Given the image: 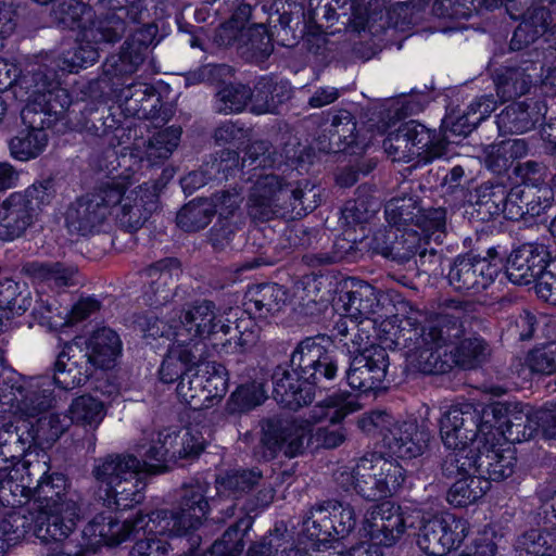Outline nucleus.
<instances>
[{"label": "nucleus", "instance_id": "7ed1b4c3", "mask_svg": "<svg viewBox=\"0 0 556 556\" xmlns=\"http://www.w3.org/2000/svg\"><path fill=\"white\" fill-rule=\"evenodd\" d=\"M462 308L455 306L453 314L442 313L426 321L420 328H415V340L412 351L418 363V367L426 374H444L453 365L464 369L476 368L482 364L489 349L481 338L470 337L459 342Z\"/></svg>", "mask_w": 556, "mask_h": 556}, {"label": "nucleus", "instance_id": "09e8293b", "mask_svg": "<svg viewBox=\"0 0 556 556\" xmlns=\"http://www.w3.org/2000/svg\"><path fill=\"white\" fill-rule=\"evenodd\" d=\"M293 554L292 544L276 529L263 541L251 546L247 556H293Z\"/></svg>", "mask_w": 556, "mask_h": 556}, {"label": "nucleus", "instance_id": "58836bf2", "mask_svg": "<svg viewBox=\"0 0 556 556\" xmlns=\"http://www.w3.org/2000/svg\"><path fill=\"white\" fill-rule=\"evenodd\" d=\"M180 273V264L175 258H165L156 264L150 266L146 270V275L150 278L151 289L159 298L154 301V304H161L167 301L170 296V291L165 290L161 287L167 286L173 281L174 277H177Z\"/></svg>", "mask_w": 556, "mask_h": 556}, {"label": "nucleus", "instance_id": "3c124183", "mask_svg": "<svg viewBox=\"0 0 556 556\" xmlns=\"http://www.w3.org/2000/svg\"><path fill=\"white\" fill-rule=\"evenodd\" d=\"M243 535L239 523L230 527L203 556H238L244 547Z\"/></svg>", "mask_w": 556, "mask_h": 556}, {"label": "nucleus", "instance_id": "864d4df0", "mask_svg": "<svg viewBox=\"0 0 556 556\" xmlns=\"http://www.w3.org/2000/svg\"><path fill=\"white\" fill-rule=\"evenodd\" d=\"M181 442L180 447L176 452L179 458L198 456L205 447L206 440L202 430L198 425H189L180 429Z\"/></svg>", "mask_w": 556, "mask_h": 556}, {"label": "nucleus", "instance_id": "5701e85b", "mask_svg": "<svg viewBox=\"0 0 556 556\" xmlns=\"http://www.w3.org/2000/svg\"><path fill=\"white\" fill-rule=\"evenodd\" d=\"M74 341H83L79 350L86 355V364L92 372L96 369H110L115 366L122 353L118 334L110 328H101L89 337H76Z\"/></svg>", "mask_w": 556, "mask_h": 556}, {"label": "nucleus", "instance_id": "ea45409f", "mask_svg": "<svg viewBox=\"0 0 556 556\" xmlns=\"http://www.w3.org/2000/svg\"><path fill=\"white\" fill-rule=\"evenodd\" d=\"M214 216L213 204L207 199L193 200L177 214V225L186 231L206 227Z\"/></svg>", "mask_w": 556, "mask_h": 556}, {"label": "nucleus", "instance_id": "423d86ee", "mask_svg": "<svg viewBox=\"0 0 556 556\" xmlns=\"http://www.w3.org/2000/svg\"><path fill=\"white\" fill-rule=\"evenodd\" d=\"M324 338L303 340L293 351L291 369L278 368L274 374V396L288 406L296 407L312 400L313 388L321 377L334 378L338 366L323 345Z\"/></svg>", "mask_w": 556, "mask_h": 556}, {"label": "nucleus", "instance_id": "a18cd8bd", "mask_svg": "<svg viewBox=\"0 0 556 556\" xmlns=\"http://www.w3.org/2000/svg\"><path fill=\"white\" fill-rule=\"evenodd\" d=\"M260 479V473L251 471H236L220 477L216 481V490L219 497H236L238 493L252 488Z\"/></svg>", "mask_w": 556, "mask_h": 556}, {"label": "nucleus", "instance_id": "5fc2aeb1", "mask_svg": "<svg viewBox=\"0 0 556 556\" xmlns=\"http://www.w3.org/2000/svg\"><path fill=\"white\" fill-rule=\"evenodd\" d=\"M331 125L334 128L332 139L338 137V140L341 141V144L338 146V150H345L356 143V137L354 135L356 125L349 112L344 111L333 116Z\"/></svg>", "mask_w": 556, "mask_h": 556}, {"label": "nucleus", "instance_id": "bf43d9fd", "mask_svg": "<svg viewBox=\"0 0 556 556\" xmlns=\"http://www.w3.org/2000/svg\"><path fill=\"white\" fill-rule=\"evenodd\" d=\"M213 204L214 214L222 217H228L239 205V197L235 193L223 192L212 199H207Z\"/></svg>", "mask_w": 556, "mask_h": 556}, {"label": "nucleus", "instance_id": "b1692460", "mask_svg": "<svg viewBox=\"0 0 556 556\" xmlns=\"http://www.w3.org/2000/svg\"><path fill=\"white\" fill-rule=\"evenodd\" d=\"M431 141L425 126L409 122L403 124L395 132L383 140L384 151L394 160L409 162L421 156Z\"/></svg>", "mask_w": 556, "mask_h": 556}, {"label": "nucleus", "instance_id": "c9c22d12", "mask_svg": "<svg viewBox=\"0 0 556 556\" xmlns=\"http://www.w3.org/2000/svg\"><path fill=\"white\" fill-rule=\"evenodd\" d=\"M180 136V128L174 126L154 132L144 143L143 157L151 164L167 160L178 147Z\"/></svg>", "mask_w": 556, "mask_h": 556}, {"label": "nucleus", "instance_id": "a211bd4d", "mask_svg": "<svg viewBox=\"0 0 556 556\" xmlns=\"http://www.w3.org/2000/svg\"><path fill=\"white\" fill-rule=\"evenodd\" d=\"M469 531V523L453 514H442L428 520L420 529L417 544L427 554L443 556L457 548Z\"/></svg>", "mask_w": 556, "mask_h": 556}, {"label": "nucleus", "instance_id": "052dcab7", "mask_svg": "<svg viewBox=\"0 0 556 556\" xmlns=\"http://www.w3.org/2000/svg\"><path fill=\"white\" fill-rule=\"evenodd\" d=\"M342 218L346 224L362 225L368 218V210L364 200L346 203L342 210Z\"/></svg>", "mask_w": 556, "mask_h": 556}, {"label": "nucleus", "instance_id": "13d9d810", "mask_svg": "<svg viewBox=\"0 0 556 556\" xmlns=\"http://www.w3.org/2000/svg\"><path fill=\"white\" fill-rule=\"evenodd\" d=\"M540 33L541 30L538 27L532 29V25L528 21H522L513 35L510 40V49H522L530 42H533Z\"/></svg>", "mask_w": 556, "mask_h": 556}, {"label": "nucleus", "instance_id": "774afa93", "mask_svg": "<svg viewBox=\"0 0 556 556\" xmlns=\"http://www.w3.org/2000/svg\"><path fill=\"white\" fill-rule=\"evenodd\" d=\"M242 137V129L231 123H226L215 130V139L218 143H231Z\"/></svg>", "mask_w": 556, "mask_h": 556}, {"label": "nucleus", "instance_id": "dca6fc26", "mask_svg": "<svg viewBox=\"0 0 556 556\" xmlns=\"http://www.w3.org/2000/svg\"><path fill=\"white\" fill-rule=\"evenodd\" d=\"M228 390V372L224 365L214 361L197 363V370L191 379H180L177 393L181 401L193 409L206 406L205 402L223 397Z\"/></svg>", "mask_w": 556, "mask_h": 556}, {"label": "nucleus", "instance_id": "49530a36", "mask_svg": "<svg viewBox=\"0 0 556 556\" xmlns=\"http://www.w3.org/2000/svg\"><path fill=\"white\" fill-rule=\"evenodd\" d=\"M500 128L510 132H525L532 128L534 121L522 102L507 106L497 117Z\"/></svg>", "mask_w": 556, "mask_h": 556}, {"label": "nucleus", "instance_id": "79ce46f5", "mask_svg": "<svg viewBox=\"0 0 556 556\" xmlns=\"http://www.w3.org/2000/svg\"><path fill=\"white\" fill-rule=\"evenodd\" d=\"M417 229H409L415 236H419V240L426 242L430 240L440 241L445 227V212L438 210L421 211L413 224Z\"/></svg>", "mask_w": 556, "mask_h": 556}, {"label": "nucleus", "instance_id": "de8ad7c7", "mask_svg": "<svg viewBox=\"0 0 556 556\" xmlns=\"http://www.w3.org/2000/svg\"><path fill=\"white\" fill-rule=\"evenodd\" d=\"M55 191L51 181L35 182L28 187L21 195L26 202V207L33 213L34 217L49 206L54 199Z\"/></svg>", "mask_w": 556, "mask_h": 556}, {"label": "nucleus", "instance_id": "c85d7f7f", "mask_svg": "<svg viewBox=\"0 0 556 556\" xmlns=\"http://www.w3.org/2000/svg\"><path fill=\"white\" fill-rule=\"evenodd\" d=\"M244 36L249 38L250 50L255 58L264 59L271 53V39L262 24L245 28L242 22L231 18L220 26L217 34L218 40L223 45H230L241 40Z\"/></svg>", "mask_w": 556, "mask_h": 556}, {"label": "nucleus", "instance_id": "338daca9", "mask_svg": "<svg viewBox=\"0 0 556 556\" xmlns=\"http://www.w3.org/2000/svg\"><path fill=\"white\" fill-rule=\"evenodd\" d=\"M470 105H475L476 111V117L470 121L471 125L473 124H480L482 121H484L486 117L490 116V114L495 110V101L492 97H481Z\"/></svg>", "mask_w": 556, "mask_h": 556}, {"label": "nucleus", "instance_id": "0e129e2a", "mask_svg": "<svg viewBox=\"0 0 556 556\" xmlns=\"http://www.w3.org/2000/svg\"><path fill=\"white\" fill-rule=\"evenodd\" d=\"M354 8L352 0H327L326 17L328 21L338 20L340 16L349 15Z\"/></svg>", "mask_w": 556, "mask_h": 556}, {"label": "nucleus", "instance_id": "e433bc0d", "mask_svg": "<svg viewBox=\"0 0 556 556\" xmlns=\"http://www.w3.org/2000/svg\"><path fill=\"white\" fill-rule=\"evenodd\" d=\"M27 519L14 506L0 507V556L26 534Z\"/></svg>", "mask_w": 556, "mask_h": 556}, {"label": "nucleus", "instance_id": "f3484780", "mask_svg": "<svg viewBox=\"0 0 556 556\" xmlns=\"http://www.w3.org/2000/svg\"><path fill=\"white\" fill-rule=\"evenodd\" d=\"M502 267V258L495 249L486 256H458L448 273L450 285L459 292H479L490 286Z\"/></svg>", "mask_w": 556, "mask_h": 556}, {"label": "nucleus", "instance_id": "e2e57ef3", "mask_svg": "<svg viewBox=\"0 0 556 556\" xmlns=\"http://www.w3.org/2000/svg\"><path fill=\"white\" fill-rule=\"evenodd\" d=\"M473 117H476L475 105H469L467 112L452 123L451 132L457 136H467L479 125H471L470 121H472Z\"/></svg>", "mask_w": 556, "mask_h": 556}, {"label": "nucleus", "instance_id": "680f3d73", "mask_svg": "<svg viewBox=\"0 0 556 556\" xmlns=\"http://www.w3.org/2000/svg\"><path fill=\"white\" fill-rule=\"evenodd\" d=\"M13 15L14 12L11 5L0 1V48L3 47L4 39L9 37L15 28Z\"/></svg>", "mask_w": 556, "mask_h": 556}, {"label": "nucleus", "instance_id": "cd10ccee", "mask_svg": "<svg viewBox=\"0 0 556 556\" xmlns=\"http://www.w3.org/2000/svg\"><path fill=\"white\" fill-rule=\"evenodd\" d=\"M175 428H166L138 445L137 454L147 472H162L167 463L179 459L178 453H175Z\"/></svg>", "mask_w": 556, "mask_h": 556}, {"label": "nucleus", "instance_id": "9b49d317", "mask_svg": "<svg viewBox=\"0 0 556 556\" xmlns=\"http://www.w3.org/2000/svg\"><path fill=\"white\" fill-rule=\"evenodd\" d=\"M317 192L305 182L304 188L287 185L274 174L260 176L249 194V214L260 220L286 216L299 206L304 212L312 211L318 205L315 200Z\"/></svg>", "mask_w": 556, "mask_h": 556}, {"label": "nucleus", "instance_id": "ddd939ff", "mask_svg": "<svg viewBox=\"0 0 556 556\" xmlns=\"http://www.w3.org/2000/svg\"><path fill=\"white\" fill-rule=\"evenodd\" d=\"M404 469L380 455L370 454L359 458L350 471L340 473L341 484L353 488L368 500H378L394 494L404 482Z\"/></svg>", "mask_w": 556, "mask_h": 556}, {"label": "nucleus", "instance_id": "4c0bfd02", "mask_svg": "<svg viewBox=\"0 0 556 556\" xmlns=\"http://www.w3.org/2000/svg\"><path fill=\"white\" fill-rule=\"evenodd\" d=\"M523 368L519 375L525 378L531 375H552L556 372V342L551 341L536 345L525 356Z\"/></svg>", "mask_w": 556, "mask_h": 556}, {"label": "nucleus", "instance_id": "2f4dec72", "mask_svg": "<svg viewBox=\"0 0 556 556\" xmlns=\"http://www.w3.org/2000/svg\"><path fill=\"white\" fill-rule=\"evenodd\" d=\"M283 298L285 292L276 283L252 286L245 292L242 314L254 319L266 317L267 314L279 309Z\"/></svg>", "mask_w": 556, "mask_h": 556}, {"label": "nucleus", "instance_id": "a19ab883", "mask_svg": "<svg viewBox=\"0 0 556 556\" xmlns=\"http://www.w3.org/2000/svg\"><path fill=\"white\" fill-rule=\"evenodd\" d=\"M26 271L37 280L47 281L55 287L76 285V268L64 266L60 263L45 264L30 263L25 267Z\"/></svg>", "mask_w": 556, "mask_h": 556}, {"label": "nucleus", "instance_id": "473e14b6", "mask_svg": "<svg viewBox=\"0 0 556 556\" xmlns=\"http://www.w3.org/2000/svg\"><path fill=\"white\" fill-rule=\"evenodd\" d=\"M29 466L28 462L18 460L11 467L0 468V493L8 490L18 504L20 498L30 497L34 488Z\"/></svg>", "mask_w": 556, "mask_h": 556}, {"label": "nucleus", "instance_id": "6e6552de", "mask_svg": "<svg viewBox=\"0 0 556 556\" xmlns=\"http://www.w3.org/2000/svg\"><path fill=\"white\" fill-rule=\"evenodd\" d=\"M510 421L508 416L498 415L495 408L481 412L473 404L464 402L448 406L439 420L440 435L443 444L456 452V457L470 456L478 444L486 440L496 428Z\"/></svg>", "mask_w": 556, "mask_h": 556}, {"label": "nucleus", "instance_id": "4468645a", "mask_svg": "<svg viewBox=\"0 0 556 556\" xmlns=\"http://www.w3.org/2000/svg\"><path fill=\"white\" fill-rule=\"evenodd\" d=\"M367 433L380 434L389 451L400 458H414L424 453L429 433L419 430L415 420H396L383 412H371L358 420Z\"/></svg>", "mask_w": 556, "mask_h": 556}, {"label": "nucleus", "instance_id": "69168bd1", "mask_svg": "<svg viewBox=\"0 0 556 556\" xmlns=\"http://www.w3.org/2000/svg\"><path fill=\"white\" fill-rule=\"evenodd\" d=\"M339 98V91L333 87H323L315 91L309 99L312 108H321L334 102Z\"/></svg>", "mask_w": 556, "mask_h": 556}, {"label": "nucleus", "instance_id": "f704fd0d", "mask_svg": "<svg viewBox=\"0 0 556 556\" xmlns=\"http://www.w3.org/2000/svg\"><path fill=\"white\" fill-rule=\"evenodd\" d=\"M70 419L84 428L97 429L103 421L106 409L104 403L91 395L75 397L68 407Z\"/></svg>", "mask_w": 556, "mask_h": 556}, {"label": "nucleus", "instance_id": "2eb2a0df", "mask_svg": "<svg viewBox=\"0 0 556 556\" xmlns=\"http://www.w3.org/2000/svg\"><path fill=\"white\" fill-rule=\"evenodd\" d=\"M518 428L520 424H515L511 419L504 427L496 428L489 437V443L484 440L470 455V467L479 469L480 473H486L488 480L501 481L509 477L516 462L511 443L520 440Z\"/></svg>", "mask_w": 556, "mask_h": 556}, {"label": "nucleus", "instance_id": "9d476101", "mask_svg": "<svg viewBox=\"0 0 556 556\" xmlns=\"http://www.w3.org/2000/svg\"><path fill=\"white\" fill-rule=\"evenodd\" d=\"M147 472L141 462L132 455H109L96 462L92 473L104 492L109 508L129 510L144 501L146 482L140 476Z\"/></svg>", "mask_w": 556, "mask_h": 556}, {"label": "nucleus", "instance_id": "a878e982", "mask_svg": "<svg viewBox=\"0 0 556 556\" xmlns=\"http://www.w3.org/2000/svg\"><path fill=\"white\" fill-rule=\"evenodd\" d=\"M83 341H72L58 355L54 365V383L63 390H73L85 384L92 376V370L86 364L79 344Z\"/></svg>", "mask_w": 556, "mask_h": 556}, {"label": "nucleus", "instance_id": "f257e3e1", "mask_svg": "<svg viewBox=\"0 0 556 556\" xmlns=\"http://www.w3.org/2000/svg\"><path fill=\"white\" fill-rule=\"evenodd\" d=\"M206 492L207 485L202 482L186 485L176 510L138 511L123 521L112 510L98 513L83 531L84 543L68 536L50 556H89L100 545L117 546L140 533H185L207 518L211 505Z\"/></svg>", "mask_w": 556, "mask_h": 556}, {"label": "nucleus", "instance_id": "c756f323", "mask_svg": "<svg viewBox=\"0 0 556 556\" xmlns=\"http://www.w3.org/2000/svg\"><path fill=\"white\" fill-rule=\"evenodd\" d=\"M35 219L21 192L11 193L0 203V238L11 241L21 237Z\"/></svg>", "mask_w": 556, "mask_h": 556}, {"label": "nucleus", "instance_id": "20e7f679", "mask_svg": "<svg viewBox=\"0 0 556 556\" xmlns=\"http://www.w3.org/2000/svg\"><path fill=\"white\" fill-rule=\"evenodd\" d=\"M23 83L29 92L21 113L24 128L10 140L9 148L15 160L29 161L43 152L48 144L46 129L63 116L72 99L60 81L47 74L36 73Z\"/></svg>", "mask_w": 556, "mask_h": 556}, {"label": "nucleus", "instance_id": "4d7b16f0", "mask_svg": "<svg viewBox=\"0 0 556 556\" xmlns=\"http://www.w3.org/2000/svg\"><path fill=\"white\" fill-rule=\"evenodd\" d=\"M535 292L542 300L556 305V263L553 262L535 281Z\"/></svg>", "mask_w": 556, "mask_h": 556}, {"label": "nucleus", "instance_id": "0eeeda50", "mask_svg": "<svg viewBox=\"0 0 556 556\" xmlns=\"http://www.w3.org/2000/svg\"><path fill=\"white\" fill-rule=\"evenodd\" d=\"M191 323L194 325L193 336L203 341L211 340L214 346L220 345L227 353H242L252 349L261 333L253 317L233 307L215 312L213 303L208 301L191 308Z\"/></svg>", "mask_w": 556, "mask_h": 556}, {"label": "nucleus", "instance_id": "603ef678", "mask_svg": "<svg viewBox=\"0 0 556 556\" xmlns=\"http://www.w3.org/2000/svg\"><path fill=\"white\" fill-rule=\"evenodd\" d=\"M496 532L484 527L457 556H494L496 552Z\"/></svg>", "mask_w": 556, "mask_h": 556}, {"label": "nucleus", "instance_id": "393cba45", "mask_svg": "<svg viewBox=\"0 0 556 556\" xmlns=\"http://www.w3.org/2000/svg\"><path fill=\"white\" fill-rule=\"evenodd\" d=\"M458 478L447 492V501L456 507H466L481 498L490 488V481L479 469L470 467V456L456 457Z\"/></svg>", "mask_w": 556, "mask_h": 556}, {"label": "nucleus", "instance_id": "f8f14e48", "mask_svg": "<svg viewBox=\"0 0 556 556\" xmlns=\"http://www.w3.org/2000/svg\"><path fill=\"white\" fill-rule=\"evenodd\" d=\"M191 323V309L184 314L178 321L167 324L161 319H154L148 323L143 329L147 337L174 336V343L169 346L168 352L160 368V378L165 383H172L178 378L186 377V381L191 379L189 372L191 366L197 359L198 345L203 339L193 336L194 325Z\"/></svg>", "mask_w": 556, "mask_h": 556}, {"label": "nucleus", "instance_id": "6ab92c4d", "mask_svg": "<svg viewBox=\"0 0 556 556\" xmlns=\"http://www.w3.org/2000/svg\"><path fill=\"white\" fill-rule=\"evenodd\" d=\"M356 525L355 507L348 503L326 502L312 509L304 521V530L311 539L325 536H344Z\"/></svg>", "mask_w": 556, "mask_h": 556}, {"label": "nucleus", "instance_id": "6e6d98bb", "mask_svg": "<svg viewBox=\"0 0 556 556\" xmlns=\"http://www.w3.org/2000/svg\"><path fill=\"white\" fill-rule=\"evenodd\" d=\"M99 58L98 50L94 46H80L73 56L64 58L59 64V68L63 72H77L81 67L93 64Z\"/></svg>", "mask_w": 556, "mask_h": 556}, {"label": "nucleus", "instance_id": "72a5a7b5", "mask_svg": "<svg viewBox=\"0 0 556 556\" xmlns=\"http://www.w3.org/2000/svg\"><path fill=\"white\" fill-rule=\"evenodd\" d=\"M100 307L99 302L93 298L80 299L71 311L64 307L60 311L55 307L52 311L51 305L47 306V314L41 315V323L51 330H59L65 326L78 323L94 314Z\"/></svg>", "mask_w": 556, "mask_h": 556}, {"label": "nucleus", "instance_id": "bb28decb", "mask_svg": "<svg viewBox=\"0 0 556 556\" xmlns=\"http://www.w3.org/2000/svg\"><path fill=\"white\" fill-rule=\"evenodd\" d=\"M378 306L376 289L364 281H352L351 289L342 292L337 302V311L355 325L369 319Z\"/></svg>", "mask_w": 556, "mask_h": 556}, {"label": "nucleus", "instance_id": "39448f33", "mask_svg": "<svg viewBox=\"0 0 556 556\" xmlns=\"http://www.w3.org/2000/svg\"><path fill=\"white\" fill-rule=\"evenodd\" d=\"M348 397L340 394L329 397L312 410V419L319 424L328 420L330 426H313L311 420H269L264 426L263 443L273 452L282 451L294 457L301 453L304 444L316 447L334 448L345 439L344 430L337 424L355 410Z\"/></svg>", "mask_w": 556, "mask_h": 556}, {"label": "nucleus", "instance_id": "c03bdc74", "mask_svg": "<svg viewBox=\"0 0 556 556\" xmlns=\"http://www.w3.org/2000/svg\"><path fill=\"white\" fill-rule=\"evenodd\" d=\"M266 397L267 395L263 383L253 381L237 388L231 394L227 407L232 414L243 413L261 405Z\"/></svg>", "mask_w": 556, "mask_h": 556}, {"label": "nucleus", "instance_id": "f03ea898", "mask_svg": "<svg viewBox=\"0 0 556 556\" xmlns=\"http://www.w3.org/2000/svg\"><path fill=\"white\" fill-rule=\"evenodd\" d=\"M130 182L112 180L96 193L74 202L66 212L70 231L86 236L97 230L109 216L130 229H138L157 207L160 186L144 182L129 189Z\"/></svg>", "mask_w": 556, "mask_h": 556}, {"label": "nucleus", "instance_id": "1a4fd4ad", "mask_svg": "<svg viewBox=\"0 0 556 556\" xmlns=\"http://www.w3.org/2000/svg\"><path fill=\"white\" fill-rule=\"evenodd\" d=\"M31 496L39 503L35 535L43 543L67 539L79 518V508L68 492L66 477L58 472L43 475Z\"/></svg>", "mask_w": 556, "mask_h": 556}, {"label": "nucleus", "instance_id": "412c9836", "mask_svg": "<svg viewBox=\"0 0 556 556\" xmlns=\"http://www.w3.org/2000/svg\"><path fill=\"white\" fill-rule=\"evenodd\" d=\"M549 264L551 253L546 245L526 243L509 255L506 274L515 285H529L536 281Z\"/></svg>", "mask_w": 556, "mask_h": 556}, {"label": "nucleus", "instance_id": "8fccbe9b", "mask_svg": "<svg viewBox=\"0 0 556 556\" xmlns=\"http://www.w3.org/2000/svg\"><path fill=\"white\" fill-rule=\"evenodd\" d=\"M418 210L413 198L392 199L386 205L387 220L394 226L413 225Z\"/></svg>", "mask_w": 556, "mask_h": 556}, {"label": "nucleus", "instance_id": "37998d69", "mask_svg": "<svg viewBox=\"0 0 556 556\" xmlns=\"http://www.w3.org/2000/svg\"><path fill=\"white\" fill-rule=\"evenodd\" d=\"M203 522L185 533H142L146 538L138 540L129 552V556H170V545L161 536H184L197 531Z\"/></svg>", "mask_w": 556, "mask_h": 556}, {"label": "nucleus", "instance_id": "aec40b11", "mask_svg": "<svg viewBox=\"0 0 556 556\" xmlns=\"http://www.w3.org/2000/svg\"><path fill=\"white\" fill-rule=\"evenodd\" d=\"M388 355L383 348L371 345L354 356L346 380L351 388L363 392L378 389L386 378Z\"/></svg>", "mask_w": 556, "mask_h": 556}, {"label": "nucleus", "instance_id": "7c9ffc66", "mask_svg": "<svg viewBox=\"0 0 556 556\" xmlns=\"http://www.w3.org/2000/svg\"><path fill=\"white\" fill-rule=\"evenodd\" d=\"M508 418L523 427V437L541 431L544 437L556 439V402L546 403L540 408L520 405V409L511 413Z\"/></svg>", "mask_w": 556, "mask_h": 556}, {"label": "nucleus", "instance_id": "4be33fe9", "mask_svg": "<svg viewBox=\"0 0 556 556\" xmlns=\"http://www.w3.org/2000/svg\"><path fill=\"white\" fill-rule=\"evenodd\" d=\"M273 86L268 83H260L256 87V92L252 93L251 90L243 85H229L224 87L217 93L218 105L217 109L224 113H238L241 112L251 100V111L255 114L273 113L276 109L274 97L270 100L267 98L271 93Z\"/></svg>", "mask_w": 556, "mask_h": 556}]
</instances>
